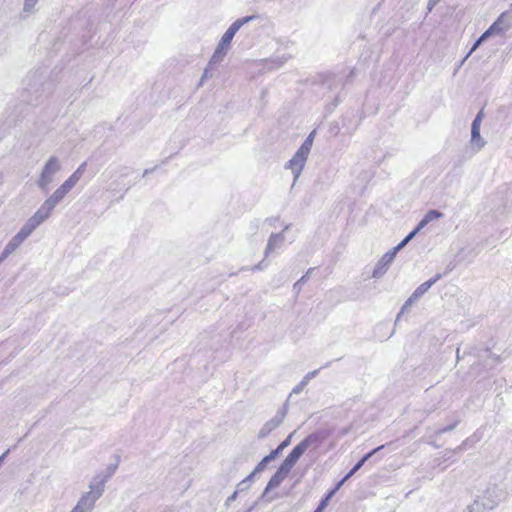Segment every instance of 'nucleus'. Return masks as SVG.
<instances>
[{
  "mask_svg": "<svg viewBox=\"0 0 512 512\" xmlns=\"http://www.w3.org/2000/svg\"><path fill=\"white\" fill-rule=\"evenodd\" d=\"M441 0H428L427 10L431 12L432 9L440 2Z\"/></svg>",
  "mask_w": 512,
  "mask_h": 512,
  "instance_id": "ea45409f",
  "label": "nucleus"
},
{
  "mask_svg": "<svg viewBox=\"0 0 512 512\" xmlns=\"http://www.w3.org/2000/svg\"><path fill=\"white\" fill-rule=\"evenodd\" d=\"M207 77H208V69L206 68L204 70V73H203L202 77H201L200 85L203 83L204 79L207 78Z\"/></svg>",
  "mask_w": 512,
  "mask_h": 512,
  "instance_id": "864d4df0",
  "label": "nucleus"
},
{
  "mask_svg": "<svg viewBox=\"0 0 512 512\" xmlns=\"http://www.w3.org/2000/svg\"><path fill=\"white\" fill-rule=\"evenodd\" d=\"M82 174H80L78 171H74L67 180H65L63 183L68 186L71 190L75 187V185L78 183V181L81 179Z\"/></svg>",
  "mask_w": 512,
  "mask_h": 512,
  "instance_id": "5701e85b",
  "label": "nucleus"
},
{
  "mask_svg": "<svg viewBox=\"0 0 512 512\" xmlns=\"http://www.w3.org/2000/svg\"><path fill=\"white\" fill-rule=\"evenodd\" d=\"M429 223L424 219L422 218L420 220V222L417 224V226L415 227V230H417L418 232H420L424 227H426Z\"/></svg>",
  "mask_w": 512,
  "mask_h": 512,
  "instance_id": "58836bf2",
  "label": "nucleus"
},
{
  "mask_svg": "<svg viewBox=\"0 0 512 512\" xmlns=\"http://www.w3.org/2000/svg\"><path fill=\"white\" fill-rule=\"evenodd\" d=\"M70 191L71 189L63 183L49 198L44 201V203L51 209H54Z\"/></svg>",
  "mask_w": 512,
  "mask_h": 512,
  "instance_id": "9b49d317",
  "label": "nucleus"
},
{
  "mask_svg": "<svg viewBox=\"0 0 512 512\" xmlns=\"http://www.w3.org/2000/svg\"><path fill=\"white\" fill-rule=\"evenodd\" d=\"M419 232L415 228L393 249L398 253L403 249Z\"/></svg>",
  "mask_w": 512,
  "mask_h": 512,
  "instance_id": "4be33fe9",
  "label": "nucleus"
},
{
  "mask_svg": "<svg viewBox=\"0 0 512 512\" xmlns=\"http://www.w3.org/2000/svg\"><path fill=\"white\" fill-rule=\"evenodd\" d=\"M315 268H309L305 275H303L294 285L293 289L296 293H299L302 289L303 284L308 280L311 273L314 271Z\"/></svg>",
  "mask_w": 512,
  "mask_h": 512,
  "instance_id": "b1692460",
  "label": "nucleus"
},
{
  "mask_svg": "<svg viewBox=\"0 0 512 512\" xmlns=\"http://www.w3.org/2000/svg\"><path fill=\"white\" fill-rule=\"evenodd\" d=\"M71 512H84V510L81 509L80 506L76 504V506L72 509Z\"/></svg>",
  "mask_w": 512,
  "mask_h": 512,
  "instance_id": "5fc2aeb1",
  "label": "nucleus"
},
{
  "mask_svg": "<svg viewBox=\"0 0 512 512\" xmlns=\"http://www.w3.org/2000/svg\"><path fill=\"white\" fill-rule=\"evenodd\" d=\"M442 278V274L438 273L433 278L419 285L413 292L418 299L422 297L437 281Z\"/></svg>",
  "mask_w": 512,
  "mask_h": 512,
  "instance_id": "2eb2a0df",
  "label": "nucleus"
},
{
  "mask_svg": "<svg viewBox=\"0 0 512 512\" xmlns=\"http://www.w3.org/2000/svg\"><path fill=\"white\" fill-rule=\"evenodd\" d=\"M151 171H152V170H150V169H145V170H144V173H143V176L148 175Z\"/></svg>",
  "mask_w": 512,
  "mask_h": 512,
  "instance_id": "6e6d98bb",
  "label": "nucleus"
},
{
  "mask_svg": "<svg viewBox=\"0 0 512 512\" xmlns=\"http://www.w3.org/2000/svg\"><path fill=\"white\" fill-rule=\"evenodd\" d=\"M289 471L285 468L279 466L277 471L274 473V475L270 478L269 482L267 483L266 488L264 489L262 497L268 493L269 491L277 488L280 486V484L284 481V479L289 475Z\"/></svg>",
  "mask_w": 512,
  "mask_h": 512,
  "instance_id": "9d476101",
  "label": "nucleus"
},
{
  "mask_svg": "<svg viewBox=\"0 0 512 512\" xmlns=\"http://www.w3.org/2000/svg\"><path fill=\"white\" fill-rule=\"evenodd\" d=\"M306 386H307L306 381H304V380L302 379V380H301V382H300V383H298V384H297V385L292 389V392H291L290 396H291L292 394H299V393H301V392L304 390V388H305Z\"/></svg>",
  "mask_w": 512,
  "mask_h": 512,
  "instance_id": "7c9ffc66",
  "label": "nucleus"
},
{
  "mask_svg": "<svg viewBox=\"0 0 512 512\" xmlns=\"http://www.w3.org/2000/svg\"><path fill=\"white\" fill-rule=\"evenodd\" d=\"M326 503L325 501H320V503L318 504V507L314 510V512H323V510L326 508Z\"/></svg>",
  "mask_w": 512,
  "mask_h": 512,
  "instance_id": "37998d69",
  "label": "nucleus"
},
{
  "mask_svg": "<svg viewBox=\"0 0 512 512\" xmlns=\"http://www.w3.org/2000/svg\"><path fill=\"white\" fill-rule=\"evenodd\" d=\"M288 411V405L285 403L281 409H279L273 418L267 421L259 430L258 438L263 439L267 437L273 430L277 429L285 419Z\"/></svg>",
  "mask_w": 512,
  "mask_h": 512,
  "instance_id": "423d86ee",
  "label": "nucleus"
},
{
  "mask_svg": "<svg viewBox=\"0 0 512 512\" xmlns=\"http://www.w3.org/2000/svg\"><path fill=\"white\" fill-rule=\"evenodd\" d=\"M289 229V225H286L283 232Z\"/></svg>",
  "mask_w": 512,
  "mask_h": 512,
  "instance_id": "052dcab7",
  "label": "nucleus"
},
{
  "mask_svg": "<svg viewBox=\"0 0 512 512\" xmlns=\"http://www.w3.org/2000/svg\"><path fill=\"white\" fill-rule=\"evenodd\" d=\"M483 118H484V112H483V110H480V111L477 113V115L475 116V119H478V120L482 121V120H483Z\"/></svg>",
  "mask_w": 512,
  "mask_h": 512,
  "instance_id": "09e8293b",
  "label": "nucleus"
},
{
  "mask_svg": "<svg viewBox=\"0 0 512 512\" xmlns=\"http://www.w3.org/2000/svg\"><path fill=\"white\" fill-rule=\"evenodd\" d=\"M237 494H238V491H235L232 495H230V496L227 498V500H226V502H225V505H226L227 507L230 505V503H231L232 501H234V500L236 499Z\"/></svg>",
  "mask_w": 512,
  "mask_h": 512,
  "instance_id": "79ce46f5",
  "label": "nucleus"
},
{
  "mask_svg": "<svg viewBox=\"0 0 512 512\" xmlns=\"http://www.w3.org/2000/svg\"><path fill=\"white\" fill-rule=\"evenodd\" d=\"M418 300L417 297L412 293L410 297L405 301L406 306H411L413 303H415Z\"/></svg>",
  "mask_w": 512,
  "mask_h": 512,
  "instance_id": "a19ab883",
  "label": "nucleus"
},
{
  "mask_svg": "<svg viewBox=\"0 0 512 512\" xmlns=\"http://www.w3.org/2000/svg\"><path fill=\"white\" fill-rule=\"evenodd\" d=\"M97 500L98 499L94 498V496L87 492L79 499L77 505L80 506V508L83 509L84 512H90L93 509L95 502Z\"/></svg>",
  "mask_w": 512,
  "mask_h": 512,
  "instance_id": "f3484780",
  "label": "nucleus"
},
{
  "mask_svg": "<svg viewBox=\"0 0 512 512\" xmlns=\"http://www.w3.org/2000/svg\"><path fill=\"white\" fill-rule=\"evenodd\" d=\"M409 307H410V306H406V303H404V305H403V306H402V308H401L400 313H399V314H398V316H397L396 321H397V320H399V318H400L401 314H402V313H404V311H405V310H407Z\"/></svg>",
  "mask_w": 512,
  "mask_h": 512,
  "instance_id": "3c124183",
  "label": "nucleus"
},
{
  "mask_svg": "<svg viewBox=\"0 0 512 512\" xmlns=\"http://www.w3.org/2000/svg\"><path fill=\"white\" fill-rule=\"evenodd\" d=\"M456 425H457V421H456V422H454L453 424L449 425V426H446V427H444V428H442V429H439V430L437 431V434H443V433H446V432L452 431V430L456 427Z\"/></svg>",
  "mask_w": 512,
  "mask_h": 512,
  "instance_id": "f704fd0d",
  "label": "nucleus"
},
{
  "mask_svg": "<svg viewBox=\"0 0 512 512\" xmlns=\"http://www.w3.org/2000/svg\"><path fill=\"white\" fill-rule=\"evenodd\" d=\"M512 27L511 16L508 12L499 15L496 21L485 31L489 37L494 35H503Z\"/></svg>",
  "mask_w": 512,
  "mask_h": 512,
  "instance_id": "0eeeda50",
  "label": "nucleus"
},
{
  "mask_svg": "<svg viewBox=\"0 0 512 512\" xmlns=\"http://www.w3.org/2000/svg\"><path fill=\"white\" fill-rule=\"evenodd\" d=\"M457 450H458V451L463 450V446H462V445H461V446H459V447L457 448Z\"/></svg>",
  "mask_w": 512,
  "mask_h": 512,
  "instance_id": "bf43d9fd",
  "label": "nucleus"
},
{
  "mask_svg": "<svg viewBox=\"0 0 512 512\" xmlns=\"http://www.w3.org/2000/svg\"><path fill=\"white\" fill-rule=\"evenodd\" d=\"M235 34L236 32L229 27L221 37L220 43H222V45L230 46Z\"/></svg>",
  "mask_w": 512,
  "mask_h": 512,
  "instance_id": "a878e982",
  "label": "nucleus"
},
{
  "mask_svg": "<svg viewBox=\"0 0 512 512\" xmlns=\"http://www.w3.org/2000/svg\"><path fill=\"white\" fill-rule=\"evenodd\" d=\"M61 169V163L58 157L51 156L47 162L45 163L42 172L40 174V177L37 181L38 187L43 190L47 191L49 185L53 182L54 175L59 172Z\"/></svg>",
  "mask_w": 512,
  "mask_h": 512,
  "instance_id": "7ed1b4c3",
  "label": "nucleus"
},
{
  "mask_svg": "<svg viewBox=\"0 0 512 512\" xmlns=\"http://www.w3.org/2000/svg\"><path fill=\"white\" fill-rule=\"evenodd\" d=\"M319 441V436L315 433L308 435L304 438L299 444H297L291 452L284 459L281 467L285 468L289 472H291L294 465L300 459V457L307 451V449L314 443Z\"/></svg>",
  "mask_w": 512,
  "mask_h": 512,
  "instance_id": "f03ea898",
  "label": "nucleus"
},
{
  "mask_svg": "<svg viewBox=\"0 0 512 512\" xmlns=\"http://www.w3.org/2000/svg\"><path fill=\"white\" fill-rule=\"evenodd\" d=\"M483 118H484V112H483V110H480V111L477 113V115L475 116V119H478V120L482 121V120H483Z\"/></svg>",
  "mask_w": 512,
  "mask_h": 512,
  "instance_id": "8fccbe9b",
  "label": "nucleus"
},
{
  "mask_svg": "<svg viewBox=\"0 0 512 512\" xmlns=\"http://www.w3.org/2000/svg\"><path fill=\"white\" fill-rule=\"evenodd\" d=\"M349 478H346V476L341 479L337 484L336 486L334 487V489H336V491H338L340 489V487L348 480Z\"/></svg>",
  "mask_w": 512,
  "mask_h": 512,
  "instance_id": "49530a36",
  "label": "nucleus"
},
{
  "mask_svg": "<svg viewBox=\"0 0 512 512\" xmlns=\"http://www.w3.org/2000/svg\"><path fill=\"white\" fill-rule=\"evenodd\" d=\"M397 252L394 249H391L387 253H385L375 265V268L372 272V277L375 279L381 278L388 270L391 263L394 261Z\"/></svg>",
  "mask_w": 512,
  "mask_h": 512,
  "instance_id": "1a4fd4ad",
  "label": "nucleus"
},
{
  "mask_svg": "<svg viewBox=\"0 0 512 512\" xmlns=\"http://www.w3.org/2000/svg\"><path fill=\"white\" fill-rule=\"evenodd\" d=\"M347 433H348V429H347V428H346V429H343V430L340 432V434H341L342 436H343V435H345V434H347Z\"/></svg>",
  "mask_w": 512,
  "mask_h": 512,
  "instance_id": "4d7b16f0",
  "label": "nucleus"
},
{
  "mask_svg": "<svg viewBox=\"0 0 512 512\" xmlns=\"http://www.w3.org/2000/svg\"><path fill=\"white\" fill-rule=\"evenodd\" d=\"M282 451L283 450H281L279 447H277L276 449L272 450L267 456L269 458H271V460L273 461L281 454Z\"/></svg>",
  "mask_w": 512,
  "mask_h": 512,
  "instance_id": "c9c22d12",
  "label": "nucleus"
},
{
  "mask_svg": "<svg viewBox=\"0 0 512 512\" xmlns=\"http://www.w3.org/2000/svg\"><path fill=\"white\" fill-rule=\"evenodd\" d=\"M118 467V464H114V465H109L106 469V472L105 474H102L103 475V478H105L107 481L113 476V474L115 473L116 469Z\"/></svg>",
  "mask_w": 512,
  "mask_h": 512,
  "instance_id": "c85d7f7f",
  "label": "nucleus"
},
{
  "mask_svg": "<svg viewBox=\"0 0 512 512\" xmlns=\"http://www.w3.org/2000/svg\"><path fill=\"white\" fill-rule=\"evenodd\" d=\"M336 492H337V491H336V489H334V488H333L332 490H330V491L327 493V495H326V496H325L321 501H325L326 506H327V505H328V503H329V501H330V499L334 496V494H335Z\"/></svg>",
  "mask_w": 512,
  "mask_h": 512,
  "instance_id": "e433bc0d",
  "label": "nucleus"
},
{
  "mask_svg": "<svg viewBox=\"0 0 512 512\" xmlns=\"http://www.w3.org/2000/svg\"><path fill=\"white\" fill-rule=\"evenodd\" d=\"M318 373H319V369L313 370V371L307 373L304 376L303 380L306 381V383L308 384L311 379H313L314 377H316L318 375Z\"/></svg>",
  "mask_w": 512,
  "mask_h": 512,
  "instance_id": "72a5a7b5",
  "label": "nucleus"
},
{
  "mask_svg": "<svg viewBox=\"0 0 512 512\" xmlns=\"http://www.w3.org/2000/svg\"><path fill=\"white\" fill-rule=\"evenodd\" d=\"M266 258L264 256V259L262 261H260L257 265L253 266L250 268L251 271H260V270H264L265 268H267L268 266V262L266 261Z\"/></svg>",
  "mask_w": 512,
  "mask_h": 512,
  "instance_id": "2f4dec72",
  "label": "nucleus"
},
{
  "mask_svg": "<svg viewBox=\"0 0 512 512\" xmlns=\"http://www.w3.org/2000/svg\"><path fill=\"white\" fill-rule=\"evenodd\" d=\"M291 437H292V434H290L284 441H282L280 444H279V448L281 450H284L287 446L290 445V441H291Z\"/></svg>",
  "mask_w": 512,
  "mask_h": 512,
  "instance_id": "4c0bfd02",
  "label": "nucleus"
},
{
  "mask_svg": "<svg viewBox=\"0 0 512 512\" xmlns=\"http://www.w3.org/2000/svg\"><path fill=\"white\" fill-rule=\"evenodd\" d=\"M419 232L415 228L393 249L398 253L403 249Z\"/></svg>",
  "mask_w": 512,
  "mask_h": 512,
  "instance_id": "412c9836",
  "label": "nucleus"
},
{
  "mask_svg": "<svg viewBox=\"0 0 512 512\" xmlns=\"http://www.w3.org/2000/svg\"><path fill=\"white\" fill-rule=\"evenodd\" d=\"M53 209L47 204L43 203L38 210L26 221L22 228L29 234L41 225L46 219L49 218Z\"/></svg>",
  "mask_w": 512,
  "mask_h": 512,
  "instance_id": "20e7f679",
  "label": "nucleus"
},
{
  "mask_svg": "<svg viewBox=\"0 0 512 512\" xmlns=\"http://www.w3.org/2000/svg\"><path fill=\"white\" fill-rule=\"evenodd\" d=\"M471 144L477 148V150L482 149L486 141L480 135V129H471Z\"/></svg>",
  "mask_w": 512,
  "mask_h": 512,
  "instance_id": "a211bd4d",
  "label": "nucleus"
},
{
  "mask_svg": "<svg viewBox=\"0 0 512 512\" xmlns=\"http://www.w3.org/2000/svg\"><path fill=\"white\" fill-rule=\"evenodd\" d=\"M385 448V445H380L375 449L371 450L367 454H365L355 465L354 467L346 474V478H350L354 475L364 464L367 462L373 455L381 451Z\"/></svg>",
  "mask_w": 512,
  "mask_h": 512,
  "instance_id": "4468645a",
  "label": "nucleus"
},
{
  "mask_svg": "<svg viewBox=\"0 0 512 512\" xmlns=\"http://www.w3.org/2000/svg\"><path fill=\"white\" fill-rule=\"evenodd\" d=\"M30 235L21 228L19 232L7 243L4 250L0 254V263H2L9 255H11Z\"/></svg>",
  "mask_w": 512,
  "mask_h": 512,
  "instance_id": "6e6552de",
  "label": "nucleus"
},
{
  "mask_svg": "<svg viewBox=\"0 0 512 512\" xmlns=\"http://www.w3.org/2000/svg\"><path fill=\"white\" fill-rule=\"evenodd\" d=\"M249 487H250V484L245 479H243L241 482L238 483L236 491L242 492V491L247 490Z\"/></svg>",
  "mask_w": 512,
  "mask_h": 512,
  "instance_id": "473e14b6",
  "label": "nucleus"
},
{
  "mask_svg": "<svg viewBox=\"0 0 512 512\" xmlns=\"http://www.w3.org/2000/svg\"><path fill=\"white\" fill-rule=\"evenodd\" d=\"M444 216V214L438 210H429L425 215H424V219L430 223L434 220H437V219H440Z\"/></svg>",
  "mask_w": 512,
  "mask_h": 512,
  "instance_id": "bb28decb",
  "label": "nucleus"
},
{
  "mask_svg": "<svg viewBox=\"0 0 512 512\" xmlns=\"http://www.w3.org/2000/svg\"><path fill=\"white\" fill-rule=\"evenodd\" d=\"M315 134H316V131L313 130L306 137V139L304 140L302 145L299 147V149L296 151L294 156L285 165V168L291 170V172L294 176V182L297 181V179L301 175V172H302L304 165L307 161L308 155L311 151Z\"/></svg>",
  "mask_w": 512,
  "mask_h": 512,
  "instance_id": "f257e3e1",
  "label": "nucleus"
},
{
  "mask_svg": "<svg viewBox=\"0 0 512 512\" xmlns=\"http://www.w3.org/2000/svg\"><path fill=\"white\" fill-rule=\"evenodd\" d=\"M53 209L47 204L43 203L38 210L26 221L22 228L29 234L41 225L46 219L49 218Z\"/></svg>",
  "mask_w": 512,
  "mask_h": 512,
  "instance_id": "39448f33",
  "label": "nucleus"
},
{
  "mask_svg": "<svg viewBox=\"0 0 512 512\" xmlns=\"http://www.w3.org/2000/svg\"><path fill=\"white\" fill-rule=\"evenodd\" d=\"M37 2H38V0H25L24 1V6H23V11L24 12L32 11V9L35 7Z\"/></svg>",
  "mask_w": 512,
  "mask_h": 512,
  "instance_id": "c756f323",
  "label": "nucleus"
},
{
  "mask_svg": "<svg viewBox=\"0 0 512 512\" xmlns=\"http://www.w3.org/2000/svg\"><path fill=\"white\" fill-rule=\"evenodd\" d=\"M257 473H254V470L252 471L251 474H249L245 480L250 484V482L252 481L253 477L256 475Z\"/></svg>",
  "mask_w": 512,
  "mask_h": 512,
  "instance_id": "603ef678",
  "label": "nucleus"
},
{
  "mask_svg": "<svg viewBox=\"0 0 512 512\" xmlns=\"http://www.w3.org/2000/svg\"><path fill=\"white\" fill-rule=\"evenodd\" d=\"M419 232L415 228L393 249L398 253L403 249Z\"/></svg>",
  "mask_w": 512,
  "mask_h": 512,
  "instance_id": "aec40b11",
  "label": "nucleus"
},
{
  "mask_svg": "<svg viewBox=\"0 0 512 512\" xmlns=\"http://www.w3.org/2000/svg\"><path fill=\"white\" fill-rule=\"evenodd\" d=\"M86 166H87V163L86 162H83L77 169L76 171H78L80 174H84L85 170H86Z\"/></svg>",
  "mask_w": 512,
  "mask_h": 512,
  "instance_id": "a18cd8bd",
  "label": "nucleus"
},
{
  "mask_svg": "<svg viewBox=\"0 0 512 512\" xmlns=\"http://www.w3.org/2000/svg\"><path fill=\"white\" fill-rule=\"evenodd\" d=\"M271 461H272L271 458H269L267 455L265 457H263V459L255 467L254 473H260V472L264 471L266 469L268 463H270Z\"/></svg>",
  "mask_w": 512,
  "mask_h": 512,
  "instance_id": "cd10ccee",
  "label": "nucleus"
},
{
  "mask_svg": "<svg viewBox=\"0 0 512 512\" xmlns=\"http://www.w3.org/2000/svg\"><path fill=\"white\" fill-rule=\"evenodd\" d=\"M489 38L488 34L484 31L481 36L475 41L468 54L465 56V61L484 41Z\"/></svg>",
  "mask_w": 512,
  "mask_h": 512,
  "instance_id": "393cba45",
  "label": "nucleus"
},
{
  "mask_svg": "<svg viewBox=\"0 0 512 512\" xmlns=\"http://www.w3.org/2000/svg\"><path fill=\"white\" fill-rule=\"evenodd\" d=\"M481 122L482 121L474 118L472 125H471V129H480Z\"/></svg>",
  "mask_w": 512,
  "mask_h": 512,
  "instance_id": "c03bdc74",
  "label": "nucleus"
},
{
  "mask_svg": "<svg viewBox=\"0 0 512 512\" xmlns=\"http://www.w3.org/2000/svg\"><path fill=\"white\" fill-rule=\"evenodd\" d=\"M459 353H460V350H459V348H458V349H457V359H459V358H460Z\"/></svg>",
  "mask_w": 512,
  "mask_h": 512,
  "instance_id": "13d9d810",
  "label": "nucleus"
},
{
  "mask_svg": "<svg viewBox=\"0 0 512 512\" xmlns=\"http://www.w3.org/2000/svg\"><path fill=\"white\" fill-rule=\"evenodd\" d=\"M284 242L283 232L280 233H272L268 239V243L265 249V257L273 252L276 248H279Z\"/></svg>",
  "mask_w": 512,
  "mask_h": 512,
  "instance_id": "ddd939ff",
  "label": "nucleus"
},
{
  "mask_svg": "<svg viewBox=\"0 0 512 512\" xmlns=\"http://www.w3.org/2000/svg\"><path fill=\"white\" fill-rule=\"evenodd\" d=\"M228 49L229 46L222 45V43L219 42L209 61V66L220 63L227 54Z\"/></svg>",
  "mask_w": 512,
  "mask_h": 512,
  "instance_id": "dca6fc26",
  "label": "nucleus"
},
{
  "mask_svg": "<svg viewBox=\"0 0 512 512\" xmlns=\"http://www.w3.org/2000/svg\"><path fill=\"white\" fill-rule=\"evenodd\" d=\"M106 482L107 480L103 478L102 474L96 475L89 485L90 491L88 493L99 499L104 492Z\"/></svg>",
  "mask_w": 512,
  "mask_h": 512,
  "instance_id": "f8f14e48",
  "label": "nucleus"
},
{
  "mask_svg": "<svg viewBox=\"0 0 512 512\" xmlns=\"http://www.w3.org/2000/svg\"><path fill=\"white\" fill-rule=\"evenodd\" d=\"M257 16L255 15H251V16H246V17H243V18H239L237 19L236 21H234L231 25H230V28L232 30H234L236 33L239 31V29L246 23L256 19Z\"/></svg>",
  "mask_w": 512,
  "mask_h": 512,
  "instance_id": "6ab92c4d",
  "label": "nucleus"
},
{
  "mask_svg": "<svg viewBox=\"0 0 512 512\" xmlns=\"http://www.w3.org/2000/svg\"><path fill=\"white\" fill-rule=\"evenodd\" d=\"M484 352L488 354V357L492 359L493 363H496L498 361V358L495 355H492L488 349H486Z\"/></svg>",
  "mask_w": 512,
  "mask_h": 512,
  "instance_id": "de8ad7c7",
  "label": "nucleus"
}]
</instances>
